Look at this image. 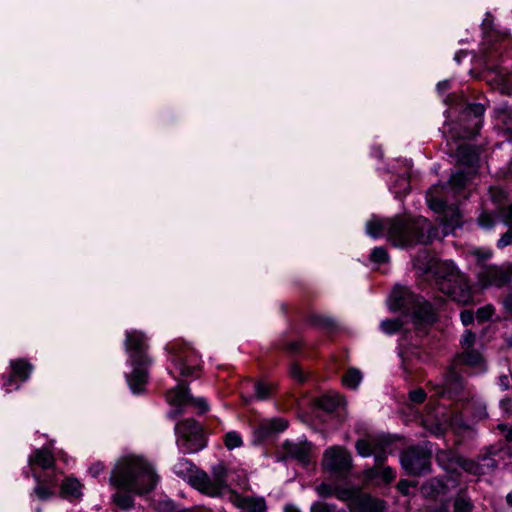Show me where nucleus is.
<instances>
[{"mask_svg":"<svg viewBox=\"0 0 512 512\" xmlns=\"http://www.w3.org/2000/svg\"><path fill=\"white\" fill-rule=\"evenodd\" d=\"M366 233L372 238L386 234L395 246H408L431 242L436 230L423 217H396L393 219H371L366 224Z\"/></svg>","mask_w":512,"mask_h":512,"instance_id":"1","label":"nucleus"},{"mask_svg":"<svg viewBox=\"0 0 512 512\" xmlns=\"http://www.w3.org/2000/svg\"><path fill=\"white\" fill-rule=\"evenodd\" d=\"M157 482L152 465L134 455L120 458L110 477V483L116 488L139 495L154 489Z\"/></svg>","mask_w":512,"mask_h":512,"instance_id":"2","label":"nucleus"},{"mask_svg":"<svg viewBox=\"0 0 512 512\" xmlns=\"http://www.w3.org/2000/svg\"><path fill=\"white\" fill-rule=\"evenodd\" d=\"M392 312H403V318H411L415 325L431 323L434 320L432 306L408 288L396 286L387 300Z\"/></svg>","mask_w":512,"mask_h":512,"instance_id":"3","label":"nucleus"},{"mask_svg":"<svg viewBox=\"0 0 512 512\" xmlns=\"http://www.w3.org/2000/svg\"><path fill=\"white\" fill-rule=\"evenodd\" d=\"M125 347L133 368L126 376L128 385L134 394L141 393L148 381L147 366L150 364L145 353L147 344L144 334L136 330L127 331Z\"/></svg>","mask_w":512,"mask_h":512,"instance_id":"4","label":"nucleus"},{"mask_svg":"<svg viewBox=\"0 0 512 512\" xmlns=\"http://www.w3.org/2000/svg\"><path fill=\"white\" fill-rule=\"evenodd\" d=\"M227 470L223 464L212 468V475L205 472H198L191 476L192 486L203 494L211 497L221 496L229 492L226 481Z\"/></svg>","mask_w":512,"mask_h":512,"instance_id":"5","label":"nucleus"},{"mask_svg":"<svg viewBox=\"0 0 512 512\" xmlns=\"http://www.w3.org/2000/svg\"><path fill=\"white\" fill-rule=\"evenodd\" d=\"M439 289L462 305L470 304L473 301L471 289L465 276L453 265H448L447 275L439 279Z\"/></svg>","mask_w":512,"mask_h":512,"instance_id":"6","label":"nucleus"},{"mask_svg":"<svg viewBox=\"0 0 512 512\" xmlns=\"http://www.w3.org/2000/svg\"><path fill=\"white\" fill-rule=\"evenodd\" d=\"M177 445L184 453H195L205 447L201 426L193 419L176 424Z\"/></svg>","mask_w":512,"mask_h":512,"instance_id":"7","label":"nucleus"},{"mask_svg":"<svg viewBox=\"0 0 512 512\" xmlns=\"http://www.w3.org/2000/svg\"><path fill=\"white\" fill-rule=\"evenodd\" d=\"M335 497L343 502L358 504L362 512H384L385 509L383 501L360 494L356 487H336Z\"/></svg>","mask_w":512,"mask_h":512,"instance_id":"8","label":"nucleus"},{"mask_svg":"<svg viewBox=\"0 0 512 512\" xmlns=\"http://www.w3.org/2000/svg\"><path fill=\"white\" fill-rule=\"evenodd\" d=\"M430 456L429 451L413 447L402 453L400 462L408 474L421 475L429 470Z\"/></svg>","mask_w":512,"mask_h":512,"instance_id":"9","label":"nucleus"},{"mask_svg":"<svg viewBox=\"0 0 512 512\" xmlns=\"http://www.w3.org/2000/svg\"><path fill=\"white\" fill-rule=\"evenodd\" d=\"M322 466L329 472L338 474L346 473L352 466L351 455L342 447H330L324 453Z\"/></svg>","mask_w":512,"mask_h":512,"instance_id":"10","label":"nucleus"},{"mask_svg":"<svg viewBox=\"0 0 512 512\" xmlns=\"http://www.w3.org/2000/svg\"><path fill=\"white\" fill-rule=\"evenodd\" d=\"M438 188H432L427 192V203L429 207L438 213H442L441 222L447 229H454L460 225V212L458 208L453 206H446V204L434 197V192H437Z\"/></svg>","mask_w":512,"mask_h":512,"instance_id":"11","label":"nucleus"},{"mask_svg":"<svg viewBox=\"0 0 512 512\" xmlns=\"http://www.w3.org/2000/svg\"><path fill=\"white\" fill-rule=\"evenodd\" d=\"M388 444L386 439L369 438L357 441L356 450L364 458L374 455L375 461L381 464L386 459L385 449Z\"/></svg>","mask_w":512,"mask_h":512,"instance_id":"12","label":"nucleus"},{"mask_svg":"<svg viewBox=\"0 0 512 512\" xmlns=\"http://www.w3.org/2000/svg\"><path fill=\"white\" fill-rule=\"evenodd\" d=\"M479 283L485 288L488 286L501 287L512 281V272L509 269L491 266L479 273Z\"/></svg>","mask_w":512,"mask_h":512,"instance_id":"13","label":"nucleus"},{"mask_svg":"<svg viewBox=\"0 0 512 512\" xmlns=\"http://www.w3.org/2000/svg\"><path fill=\"white\" fill-rule=\"evenodd\" d=\"M364 476L367 480H377L376 484H389L396 479V472L390 466L378 465L373 468L366 469Z\"/></svg>","mask_w":512,"mask_h":512,"instance_id":"14","label":"nucleus"},{"mask_svg":"<svg viewBox=\"0 0 512 512\" xmlns=\"http://www.w3.org/2000/svg\"><path fill=\"white\" fill-rule=\"evenodd\" d=\"M10 366L12 369V374L8 378V380L4 383V387L6 388V392H10L11 389L9 386L12 384L13 379L19 378L22 381H25L29 378L30 374L32 373L33 366L29 362L19 359L15 361L10 362Z\"/></svg>","mask_w":512,"mask_h":512,"instance_id":"15","label":"nucleus"},{"mask_svg":"<svg viewBox=\"0 0 512 512\" xmlns=\"http://www.w3.org/2000/svg\"><path fill=\"white\" fill-rule=\"evenodd\" d=\"M82 485L74 477L66 478L60 488V496L68 500H78L82 497Z\"/></svg>","mask_w":512,"mask_h":512,"instance_id":"16","label":"nucleus"},{"mask_svg":"<svg viewBox=\"0 0 512 512\" xmlns=\"http://www.w3.org/2000/svg\"><path fill=\"white\" fill-rule=\"evenodd\" d=\"M166 398L170 405L179 409L186 406L191 401V397L184 384H179L175 388L171 389L167 393Z\"/></svg>","mask_w":512,"mask_h":512,"instance_id":"17","label":"nucleus"},{"mask_svg":"<svg viewBox=\"0 0 512 512\" xmlns=\"http://www.w3.org/2000/svg\"><path fill=\"white\" fill-rule=\"evenodd\" d=\"M28 462L31 467L37 465L43 469H47L53 466L54 456L47 449H37L30 455Z\"/></svg>","mask_w":512,"mask_h":512,"instance_id":"18","label":"nucleus"},{"mask_svg":"<svg viewBox=\"0 0 512 512\" xmlns=\"http://www.w3.org/2000/svg\"><path fill=\"white\" fill-rule=\"evenodd\" d=\"M287 426L288 423L285 419L274 418L262 423L259 427V432L262 434V436H267L274 432H281L285 430Z\"/></svg>","mask_w":512,"mask_h":512,"instance_id":"19","label":"nucleus"},{"mask_svg":"<svg viewBox=\"0 0 512 512\" xmlns=\"http://www.w3.org/2000/svg\"><path fill=\"white\" fill-rule=\"evenodd\" d=\"M239 506L249 512H266V502L262 497H245L239 500Z\"/></svg>","mask_w":512,"mask_h":512,"instance_id":"20","label":"nucleus"},{"mask_svg":"<svg viewBox=\"0 0 512 512\" xmlns=\"http://www.w3.org/2000/svg\"><path fill=\"white\" fill-rule=\"evenodd\" d=\"M463 384L461 378L454 372H451L444 382L441 394L450 396L456 395L462 389Z\"/></svg>","mask_w":512,"mask_h":512,"instance_id":"21","label":"nucleus"},{"mask_svg":"<svg viewBox=\"0 0 512 512\" xmlns=\"http://www.w3.org/2000/svg\"><path fill=\"white\" fill-rule=\"evenodd\" d=\"M483 461H484V464L481 466L472 460H462L460 465L464 470H466L472 474L483 473V470H482L483 466L490 467L492 469L496 467L495 461L491 458H483Z\"/></svg>","mask_w":512,"mask_h":512,"instance_id":"22","label":"nucleus"},{"mask_svg":"<svg viewBox=\"0 0 512 512\" xmlns=\"http://www.w3.org/2000/svg\"><path fill=\"white\" fill-rule=\"evenodd\" d=\"M405 323L406 321L403 318L387 319L380 323V328L385 334L391 335L401 330Z\"/></svg>","mask_w":512,"mask_h":512,"instance_id":"23","label":"nucleus"},{"mask_svg":"<svg viewBox=\"0 0 512 512\" xmlns=\"http://www.w3.org/2000/svg\"><path fill=\"white\" fill-rule=\"evenodd\" d=\"M342 381L347 388L356 389L362 381V374L359 370L351 368L347 371Z\"/></svg>","mask_w":512,"mask_h":512,"instance_id":"24","label":"nucleus"},{"mask_svg":"<svg viewBox=\"0 0 512 512\" xmlns=\"http://www.w3.org/2000/svg\"><path fill=\"white\" fill-rule=\"evenodd\" d=\"M193 467V464L189 460L181 458L177 461V463L174 464L173 470L178 476L186 477L190 475Z\"/></svg>","mask_w":512,"mask_h":512,"instance_id":"25","label":"nucleus"},{"mask_svg":"<svg viewBox=\"0 0 512 512\" xmlns=\"http://www.w3.org/2000/svg\"><path fill=\"white\" fill-rule=\"evenodd\" d=\"M224 444L229 450H232L241 447L243 440L238 432L229 431L224 436Z\"/></svg>","mask_w":512,"mask_h":512,"instance_id":"26","label":"nucleus"},{"mask_svg":"<svg viewBox=\"0 0 512 512\" xmlns=\"http://www.w3.org/2000/svg\"><path fill=\"white\" fill-rule=\"evenodd\" d=\"M462 361L470 366H479L482 363V355L475 350L463 351L461 355Z\"/></svg>","mask_w":512,"mask_h":512,"instance_id":"27","label":"nucleus"},{"mask_svg":"<svg viewBox=\"0 0 512 512\" xmlns=\"http://www.w3.org/2000/svg\"><path fill=\"white\" fill-rule=\"evenodd\" d=\"M310 512H346L338 510L335 505L323 501H317L311 505Z\"/></svg>","mask_w":512,"mask_h":512,"instance_id":"28","label":"nucleus"},{"mask_svg":"<svg viewBox=\"0 0 512 512\" xmlns=\"http://www.w3.org/2000/svg\"><path fill=\"white\" fill-rule=\"evenodd\" d=\"M309 450H310V446L307 444H304V445L295 447V449L291 450L290 453L294 457L299 459L301 462L308 463L310 461Z\"/></svg>","mask_w":512,"mask_h":512,"instance_id":"29","label":"nucleus"},{"mask_svg":"<svg viewBox=\"0 0 512 512\" xmlns=\"http://www.w3.org/2000/svg\"><path fill=\"white\" fill-rule=\"evenodd\" d=\"M273 386L271 384L257 382L255 384L256 398L259 400H265L269 397Z\"/></svg>","mask_w":512,"mask_h":512,"instance_id":"30","label":"nucleus"},{"mask_svg":"<svg viewBox=\"0 0 512 512\" xmlns=\"http://www.w3.org/2000/svg\"><path fill=\"white\" fill-rule=\"evenodd\" d=\"M340 396L326 395L320 399V406L326 410H333L337 405L340 404Z\"/></svg>","mask_w":512,"mask_h":512,"instance_id":"31","label":"nucleus"},{"mask_svg":"<svg viewBox=\"0 0 512 512\" xmlns=\"http://www.w3.org/2000/svg\"><path fill=\"white\" fill-rule=\"evenodd\" d=\"M114 501L122 509H128L133 505L132 497L130 495H124L120 492L115 494Z\"/></svg>","mask_w":512,"mask_h":512,"instance_id":"32","label":"nucleus"},{"mask_svg":"<svg viewBox=\"0 0 512 512\" xmlns=\"http://www.w3.org/2000/svg\"><path fill=\"white\" fill-rule=\"evenodd\" d=\"M336 487L337 486H332L327 483H321L316 487V492L318 493L319 496H321L323 498H327V497L335 496V488Z\"/></svg>","mask_w":512,"mask_h":512,"instance_id":"33","label":"nucleus"},{"mask_svg":"<svg viewBox=\"0 0 512 512\" xmlns=\"http://www.w3.org/2000/svg\"><path fill=\"white\" fill-rule=\"evenodd\" d=\"M371 260L377 263H384L388 261V253L382 247H376L371 253Z\"/></svg>","mask_w":512,"mask_h":512,"instance_id":"34","label":"nucleus"},{"mask_svg":"<svg viewBox=\"0 0 512 512\" xmlns=\"http://www.w3.org/2000/svg\"><path fill=\"white\" fill-rule=\"evenodd\" d=\"M476 340V336L470 330H466L461 339V345L464 351L471 350L474 342Z\"/></svg>","mask_w":512,"mask_h":512,"instance_id":"35","label":"nucleus"},{"mask_svg":"<svg viewBox=\"0 0 512 512\" xmlns=\"http://www.w3.org/2000/svg\"><path fill=\"white\" fill-rule=\"evenodd\" d=\"M472 505L470 501L465 498L459 497L454 501V512H471Z\"/></svg>","mask_w":512,"mask_h":512,"instance_id":"36","label":"nucleus"},{"mask_svg":"<svg viewBox=\"0 0 512 512\" xmlns=\"http://www.w3.org/2000/svg\"><path fill=\"white\" fill-rule=\"evenodd\" d=\"M493 314H494V308L491 305H486L477 310L476 318L479 321H487L492 317Z\"/></svg>","mask_w":512,"mask_h":512,"instance_id":"37","label":"nucleus"},{"mask_svg":"<svg viewBox=\"0 0 512 512\" xmlns=\"http://www.w3.org/2000/svg\"><path fill=\"white\" fill-rule=\"evenodd\" d=\"M449 182L452 186H455L456 188H462L465 185L466 176L462 172H457L451 175Z\"/></svg>","mask_w":512,"mask_h":512,"instance_id":"38","label":"nucleus"},{"mask_svg":"<svg viewBox=\"0 0 512 512\" xmlns=\"http://www.w3.org/2000/svg\"><path fill=\"white\" fill-rule=\"evenodd\" d=\"M34 492L40 500H47L54 495V492L51 489L41 485L36 486Z\"/></svg>","mask_w":512,"mask_h":512,"instance_id":"39","label":"nucleus"},{"mask_svg":"<svg viewBox=\"0 0 512 512\" xmlns=\"http://www.w3.org/2000/svg\"><path fill=\"white\" fill-rule=\"evenodd\" d=\"M186 361H187L186 359L180 358L178 365H179L180 374L182 376L188 377V376H191L194 374L196 367L188 366Z\"/></svg>","mask_w":512,"mask_h":512,"instance_id":"40","label":"nucleus"},{"mask_svg":"<svg viewBox=\"0 0 512 512\" xmlns=\"http://www.w3.org/2000/svg\"><path fill=\"white\" fill-rule=\"evenodd\" d=\"M190 403L193 404L195 407H197L199 409L200 413H205L209 409L208 403L202 397H199V398L191 397Z\"/></svg>","mask_w":512,"mask_h":512,"instance_id":"41","label":"nucleus"},{"mask_svg":"<svg viewBox=\"0 0 512 512\" xmlns=\"http://www.w3.org/2000/svg\"><path fill=\"white\" fill-rule=\"evenodd\" d=\"M415 486V483L409 482L408 480H400L397 484V489L400 491L401 494L407 496L409 495V489L410 487Z\"/></svg>","mask_w":512,"mask_h":512,"instance_id":"42","label":"nucleus"},{"mask_svg":"<svg viewBox=\"0 0 512 512\" xmlns=\"http://www.w3.org/2000/svg\"><path fill=\"white\" fill-rule=\"evenodd\" d=\"M468 113H473L475 115V117L477 118L475 125H478L479 118L484 113V107L481 104H473L468 108Z\"/></svg>","mask_w":512,"mask_h":512,"instance_id":"43","label":"nucleus"},{"mask_svg":"<svg viewBox=\"0 0 512 512\" xmlns=\"http://www.w3.org/2000/svg\"><path fill=\"white\" fill-rule=\"evenodd\" d=\"M479 225L483 228H490L493 226V219L489 214L483 213L478 218Z\"/></svg>","mask_w":512,"mask_h":512,"instance_id":"44","label":"nucleus"},{"mask_svg":"<svg viewBox=\"0 0 512 512\" xmlns=\"http://www.w3.org/2000/svg\"><path fill=\"white\" fill-rule=\"evenodd\" d=\"M426 394L422 389L410 392V399L415 403H422L425 400Z\"/></svg>","mask_w":512,"mask_h":512,"instance_id":"45","label":"nucleus"},{"mask_svg":"<svg viewBox=\"0 0 512 512\" xmlns=\"http://www.w3.org/2000/svg\"><path fill=\"white\" fill-rule=\"evenodd\" d=\"M512 243V230L506 232L498 241V247L504 248Z\"/></svg>","mask_w":512,"mask_h":512,"instance_id":"46","label":"nucleus"},{"mask_svg":"<svg viewBox=\"0 0 512 512\" xmlns=\"http://www.w3.org/2000/svg\"><path fill=\"white\" fill-rule=\"evenodd\" d=\"M461 322L463 325L467 326L473 322L474 315L469 310H464L460 314Z\"/></svg>","mask_w":512,"mask_h":512,"instance_id":"47","label":"nucleus"},{"mask_svg":"<svg viewBox=\"0 0 512 512\" xmlns=\"http://www.w3.org/2000/svg\"><path fill=\"white\" fill-rule=\"evenodd\" d=\"M470 150L468 147L461 146L458 148V157L462 160V157L466 151ZM476 159V154L472 151H469V159L467 160L468 163H472Z\"/></svg>","mask_w":512,"mask_h":512,"instance_id":"48","label":"nucleus"},{"mask_svg":"<svg viewBox=\"0 0 512 512\" xmlns=\"http://www.w3.org/2000/svg\"><path fill=\"white\" fill-rule=\"evenodd\" d=\"M104 470V465L100 462H96L91 465L89 472L93 477H97Z\"/></svg>","mask_w":512,"mask_h":512,"instance_id":"49","label":"nucleus"},{"mask_svg":"<svg viewBox=\"0 0 512 512\" xmlns=\"http://www.w3.org/2000/svg\"><path fill=\"white\" fill-rule=\"evenodd\" d=\"M291 376L298 381H303L301 368L298 365H293L290 369Z\"/></svg>","mask_w":512,"mask_h":512,"instance_id":"50","label":"nucleus"},{"mask_svg":"<svg viewBox=\"0 0 512 512\" xmlns=\"http://www.w3.org/2000/svg\"><path fill=\"white\" fill-rule=\"evenodd\" d=\"M499 384L501 386V388L503 390H506L508 389V387L510 386V380H509V377L506 376V375H503L499 378Z\"/></svg>","mask_w":512,"mask_h":512,"instance_id":"51","label":"nucleus"},{"mask_svg":"<svg viewBox=\"0 0 512 512\" xmlns=\"http://www.w3.org/2000/svg\"><path fill=\"white\" fill-rule=\"evenodd\" d=\"M450 87V82L449 80H444V81H441L437 84V89L439 91H443V90H446Z\"/></svg>","mask_w":512,"mask_h":512,"instance_id":"52","label":"nucleus"},{"mask_svg":"<svg viewBox=\"0 0 512 512\" xmlns=\"http://www.w3.org/2000/svg\"><path fill=\"white\" fill-rule=\"evenodd\" d=\"M506 221L512 225V204L505 211Z\"/></svg>","mask_w":512,"mask_h":512,"instance_id":"53","label":"nucleus"},{"mask_svg":"<svg viewBox=\"0 0 512 512\" xmlns=\"http://www.w3.org/2000/svg\"><path fill=\"white\" fill-rule=\"evenodd\" d=\"M506 308L508 310H511L512 309V295H510L504 302Z\"/></svg>","mask_w":512,"mask_h":512,"instance_id":"54","label":"nucleus"},{"mask_svg":"<svg viewBox=\"0 0 512 512\" xmlns=\"http://www.w3.org/2000/svg\"><path fill=\"white\" fill-rule=\"evenodd\" d=\"M284 512H300L298 508L292 505H288L285 507Z\"/></svg>","mask_w":512,"mask_h":512,"instance_id":"55","label":"nucleus"},{"mask_svg":"<svg viewBox=\"0 0 512 512\" xmlns=\"http://www.w3.org/2000/svg\"><path fill=\"white\" fill-rule=\"evenodd\" d=\"M505 437H506V439H507L508 441H511V442H512V429H508V430H507V433H506Z\"/></svg>","mask_w":512,"mask_h":512,"instance_id":"56","label":"nucleus"},{"mask_svg":"<svg viewBox=\"0 0 512 512\" xmlns=\"http://www.w3.org/2000/svg\"><path fill=\"white\" fill-rule=\"evenodd\" d=\"M506 500H507V503L512 506V491L510 493L507 494V497H506Z\"/></svg>","mask_w":512,"mask_h":512,"instance_id":"57","label":"nucleus"},{"mask_svg":"<svg viewBox=\"0 0 512 512\" xmlns=\"http://www.w3.org/2000/svg\"><path fill=\"white\" fill-rule=\"evenodd\" d=\"M401 181L404 183V184H407V179L405 177H402L401 178Z\"/></svg>","mask_w":512,"mask_h":512,"instance_id":"58","label":"nucleus"},{"mask_svg":"<svg viewBox=\"0 0 512 512\" xmlns=\"http://www.w3.org/2000/svg\"><path fill=\"white\" fill-rule=\"evenodd\" d=\"M499 428H500L501 430H503V431H504V430H506V426H505V425H499Z\"/></svg>","mask_w":512,"mask_h":512,"instance_id":"59","label":"nucleus"},{"mask_svg":"<svg viewBox=\"0 0 512 512\" xmlns=\"http://www.w3.org/2000/svg\"><path fill=\"white\" fill-rule=\"evenodd\" d=\"M34 478H35V480H36L37 482H39V477H38V476L34 475Z\"/></svg>","mask_w":512,"mask_h":512,"instance_id":"60","label":"nucleus"},{"mask_svg":"<svg viewBox=\"0 0 512 512\" xmlns=\"http://www.w3.org/2000/svg\"><path fill=\"white\" fill-rule=\"evenodd\" d=\"M484 257H486V258L490 257V253H486Z\"/></svg>","mask_w":512,"mask_h":512,"instance_id":"61","label":"nucleus"}]
</instances>
